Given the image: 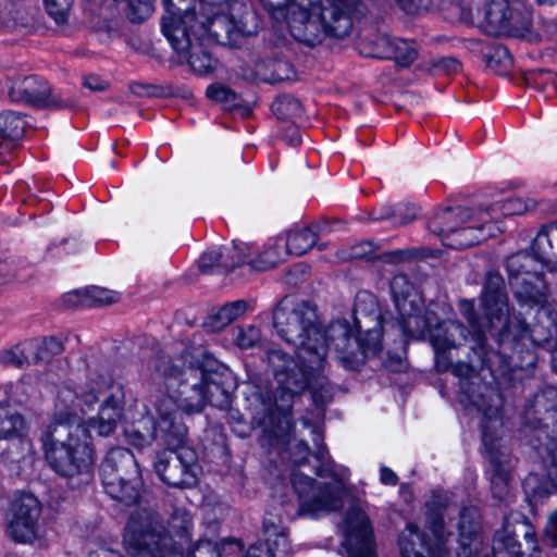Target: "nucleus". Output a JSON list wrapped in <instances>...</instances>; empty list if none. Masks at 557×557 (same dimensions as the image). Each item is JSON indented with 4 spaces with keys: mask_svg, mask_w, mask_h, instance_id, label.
I'll return each mask as SVG.
<instances>
[{
    "mask_svg": "<svg viewBox=\"0 0 557 557\" xmlns=\"http://www.w3.org/2000/svg\"><path fill=\"white\" fill-rule=\"evenodd\" d=\"M482 440L488 448L490 461L493 468L491 478V490L494 498L506 500L509 496V460L508 455L496 449L493 446L492 435L488 433L490 426L486 422L482 423Z\"/></svg>",
    "mask_w": 557,
    "mask_h": 557,
    "instance_id": "4be33fe9",
    "label": "nucleus"
},
{
    "mask_svg": "<svg viewBox=\"0 0 557 557\" xmlns=\"http://www.w3.org/2000/svg\"><path fill=\"white\" fill-rule=\"evenodd\" d=\"M193 527L191 517L187 510L175 508L166 523L164 531L175 543V552L183 553L191 542L190 530Z\"/></svg>",
    "mask_w": 557,
    "mask_h": 557,
    "instance_id": "cd10ccee",
    "label": "nucleus"
},
{
    "mask_svg": "<svg viewBox=\"0 0 557 557\" xmlns=\"http://www.w3.org/2000/svg\"><path fill=\"white\" fill-rule=\"evenodd\" d=\"M40 504L32 494H20L11 504L8 522L10 537L18 543H30L37 536Z\"/></svg>",
    "mask_w": 557,
    "mask_h": 557,
    "instance_id": "dca6fc26",
    "label": "nucleus"
},
{
    "mask_svg": "<svg viewBox=\"0 0 557 557\" xmlns=\"http://www.w3.org/2000/svg\"><path fill=\"white\" fill-rule=\"evenodd\" d=\"M483 225L479 226H465L461 225L451 234L450 239L445 242V245L456 249H463L473 246L482 239L481 233Z\"/></svg>",
    "mask_w": 557,
    "mask_h": 557,
    "instance_id": "79ce46f5",
    "label": "nucleus"
},
{
    "mask_svg": "<svg viewBox=\"0 0 557 557\" xmlns=\"http://www.w3.org/2000/svg\"><path fill=\"white\" fill-rule=\"evenodd\" d=\"M537 548L536 532L529 519L520 511L506 515L493 537L494 557H533Z\"/></svg>",
    "mask_w": 557,
    "mask_h": 557,
    "instance_id": "9d476101",
    "label": "nucleus"
},
{
    "mask_svg": "<svg viewBox=\"0 0 557 557\" xmlns=\"http://www.w3.org/2000/svg\"><path fill=\"white\" fill-rule=\"evenodd\" d=\"M103 486L114 499L126 505L139 498L140 474L131 450L115 447L108 451L100 467Z\"/></svg>",
    "mask_w": 557,
    "mask_h": 557,
    "instance_id": "1a4fd4ad",
    "label": "nucleus"
},
{
    "mask_svg": "<svg viewBox=\"0 0 557 557\" xmlns=\"http://www.w3.org/2000/svg\"><path fill=\"white\" fill-rule=\"evenodd\" d=\"M522 418L524 424L534 430L557 429V388L547 386L530 397Z\"/></svg>",
    "mask_w": 557,
    "mask_h": 557,
    "instance_id": "6ab92c4d",
    "label": "nucleus"
},
{
    "mask_svg": "<svg viewBox=\"0 0 557 557\" xmlns=\"http://www.w3.org/2000/svg\"><path fill=\"white\" fill-rule=\"evenodd\" d=\"M287 21L292 36L299 42L315 47L329 36L342 39L352 28L351 14L358 11L359 0H288Z\"/></svg>",
    "mask_w": 557,
    "mask_h": 557,
    "instance_id": "7ed1b4c3",
    "label": "nucleus"
},
{
    "mask_svg": "<svg viewBox=\"0 0 557 557\" xmlns=\"http://www.w3.org/2000/svg\"><path fill=\"white\" fill-rule=\"evenodd\" d=\"M222 253H224L223 259V271L230 272L234 270L237 265L242 264L246 260V255L244 253V248L239 245L233 244L232 246H226L221 249Z\"/></svg>",
    "mask_w": 557,
    "mask_h": 557,
    "instance_id": "5fc2aeb1",
    "label": "nucleus"
},
{
    "mask_svg": "<svg viewBox=\"0 0 557 557\" xmlns=\"http://www.w3.org/2000/svg\"><path fill=\"white\" fill-rule=\"evenodd\" d=\"M25 430V421L13 408L0 404V440L21 437Z\"/></svg>",
    "mask_w": 557,
    "mask_h": 557,
    "instance_id": "473e14b6",
    "label": "nucleus"
},
{
    "mask_svg": "<svg viewBox=\"0 0 557 557\" xmlns=\"http://www.w3.org/2000/svg\"><path fill=\"white\" fill-rule=\"evenodd\" d=\"M433 70L437 74H451L460 70V63L451 57L441 58L433 63Z\"/></svg>",
    "mask_w": 557,
    "mask_h": 557,
    "instance_id": "338daca9",
    "label": "nucleus"
},
{
    "mask_svg": "<svg viewBox=\"0 0 557 557\" xmlns=\"http://www.w3.org/2000/svg\"><path fill=\"white\" fill-rule=\"evenodd\" d=\"M394 216L396 225H407L412 222L417 216V209L412 206H399L395 211L387 212L376 216L375 219H385Z\"/></svg>",
    "mask_w": 557,
    "mask_h": 557,
    "instance_id": "bf43d9fd",
    "label": "nucleus"
},
{
    "mask_svg": "<svg viewBox=\"0 0 557 557\" xmlns=\"http://www.w3.org/2000/svg\"><path fill=\"white\" fill-rule=\"evenodd\" d=\"M272 323L276 334L297 350L298 362L281 348L265 352V362L277 383L275 393L257 387L253 397L260 404L256 408L259 424L274 436L281 437L290 431V403L308 387L315 386V375L324 369L327 346L315 306L309 301L283 297L274 307ZM319 384V382H317ZM322 385V383H320Z\"/></svg>",
    "mask_w": 557,
    "mask_h": 557,
    "instance_id": "f03ea898",
    "label": "nucleus"
},
{
    "mask_svg": "<svg viewBox=\"0 0 557 557\" xmlns=\"http://www.w3.org/2000/svg\"><path fill=\"white\" fill-rule=\"evenodd\" d=\"M315 228V225H310L290 231L286 239V252L295 256L308 252L318 240Z\"/></svg>",
    "mask_w": 557,
    "mask_h": 557,
    "instance_id": "2f4dec72",
    "label": "nucleus"
},
{
    "mask_svg": "<svg viewBox=\"0 0 557 557\" xmlns=\"http://www.w3.org/2000/svg\"><path fill=\"white\" fill-rule=\"evenodd\" d=\"M9 97L13 101H22L37 108H61L62 101L51 95L50 87L42 78L29 76H16L8 78Z\"/></svg>",
    "mask_w": 557,
    "mask_h": 557,
    "instance_id": "a211bd4d",
    "label": "nucleus"
},
{
    "mask_svg": "<svg viewBox=\"0 0 557 557\" xmlns=\"http://www.w3.org/2000/svg\"><path fill=\"white\" fill-rule=\"evenodd\" d=\"M285 532L286 530L282 525L281 518L277 515L268 512L263 519V534L265 536V541Z\"/></svg>",
    "mask_w": 557,
    "mask_h": 557,
    "instance_id": "e2e57ef3",
    "label": "nucleus"
},
{
    "mask_svg": "<svg viewBox=\"0 0 557 557\" xmlns=\"http://www.w3.org/2000/svg\"><path fill=\"white\" fill-rule=\"evenodd\" d=\"M119 292L99 286L86 287V300L88 307H100L115 304L120 300Z\"/></svg>",
    "mask_w": 557,
    "mask_h": 557,
    "instance_id": "49530a36",
    "label": "nucleus"
},
{
    "mask_svg": "<svg viewBox=\"0 0 557 557\" xmlns=\"http://www.w3.org/2000/svg\"><path fill=\"white\" fill-rule=\"evenodd\" d=\"M124 393L113 387L107 362L90 358L83 375L62 384L57 411L41 434L45 457L60 475H88L95 462L89 431L110 436L124 418Z\"/></svg>",
    "mask_w": 557,
    "mask_h": 557,
    "instance_id": "f257e3e1",
    "label": "nucleus"
},
{
    "mask_svg": "<svg viewBox=\"0 0 557 557\" xmlns=\"http://www.w3.org/2000/svg\"><path fill=\"white\" fill-rule=\"evenodd\" d=\"M153 381L163 380L166 393L176 401L177 411L199 413L206 407L207 372L200 367L186 364L182 357L160 354L148 362Z\"/></svg>",
    "mask_w": 557,
    "mask_h": 557,
    "instance_id": "39448f33",
    "label": "nucleus"
},
{
    "mask_svg": "<svg viewBox=\"0 0 557 557\" xmlns=\"http://www.w3.org/2000/svg\"><path fill=\"white\" fill-rule=\"evenodd\" d=\"M248 310V302L239 299L223 305L216 312L211 313L205 326L210 332H219L236 319L243 317Z\"/></svg>",
    "mask_w": 557,
    "mask_h": 557,
    "instance_id": "7c9ffc66",
    "label": "nucleus"
},
{
    "mask_svg": "<svg viewBox=\"0 0 557 557\" xmlns=\"http://www.w3.org/2000/svg\"><path fill=\"white\" fill-rule=\"evenodd\" d=\"M519 304L533 307L545 301V283L542 274H530L510 283Z\"/></svg>",
    "mask_w": 557,
    "mask_h": 557,
    "instance_id": "bb28decb",
    "label": "nucleus"
},
{
    "mask_svg": "<svg viewBox=\"0 0 557 557\" xmlns=\"http://www.w3.org/2000/svg\"><path fill=\"white\" fill-rule=\"evenodd\" d=\"M284 260V253L277 245L269 246L262 250L249 264L257 271H268Z\"/></svg>",
    "mask_w": 557,
    "mask_h": 557,
    "instance_id": "a18cd8bd",
    "label": "nucleus"
},
{
    "mask_svg": "<svg viewBox=\"0 0 557 557\" xmlns=\"http://www.w3.org/2000/svg\"><path fill=\"white\" fill-rule=\"evenodd\" d=\"M459 309L471 329L470 333L473 344L471 345L470 349L474 356H476L478 361L482 366H490L493 363V359L496 357L506 360L508 357H503L499 354V350L494 351L487 347L485 332L482 327L481 320L475 312L473 301L467 299L460 300Z\"/></svg>",
    "mask_w": 557,
    "mask_h": 557,
    "instance_id": "5701e85b",
    "label": "nucleus"
},
{
    "mask_svg": "<svg viewBox=\"0 0 557 557\" xmlns=\"http://www.w3.org/2000/svg\"><path fill=\"white\" fill-rule=\"evenodd\" d=\"M313 442L317 445L314 454L321 466L315 473L320 478H330L327 483H317L314 479L305 474L300 469L294 470L292 474L293 488L298 498L299 516H315L322 511H337L344 506V498L347 495V480L349 470L330 460L325 463V447L321 444L322 435L313 430Z\"/></svg>",
    "mask_w": 557,
    "mask_h": 557,
    "instance_id": "20e7f679",
    "label": "nucleus"
},
{
    "mask_svg": "<svg viewBox=\"0 0 557 557\" xmlns=\"http://www.w3.org/2000/svg\"><path fill=\"white\" fill-rule=\"evenodd\" d=\"M74 0H42L47 14L58 25L66 24Z\"/></svg>",
    "mask_w": 557,
    "mask_h": 557,
    "instance_id": "09e8293b",
    "label": "nucleus"
},
{
    "mask_svg": "<svg viewBox=\"0 0 557 557\" xmlns=\"http://www.w3.org/2000/svg\"><path fill=\"white\" fill-rule=\"evenodd\" d=\"M265 543L268 548L264 550L268 552L269 556L288 557L290 554L292 547L286 532L278 534L277 536L270 537V540L265 541Z\"/></svg>",
    "mask_w": 557,
    "mask_h": 557,
    "instance_id": "13d9d810",
    "label": "nucleus"
},
{
    "mask_svg": "<svg viewBox=\"0 0 557 557\" xmlns=\"http://www.w3.org/2000/svg\"><path fill=\"white\" fill-rule=\"evenodd\" d=\"M197 8L182 9L178 3L171 2L168 15L162 18V32L178 57L186 54L196 42L202 40L195 34L198 28Z\"/></svg>",
    "mask_w": 557,
    "mask_h": 557,
    "instance_id": "ddd939ff",
    "label": "nucleus"
},
{
    "mask_svg": "<svg viewBox=\"0 0 557 557\" xmlns=\"http://www.w3.org/2000/svg\"><path fill=\"white\" fill-rule=\"evenodd\" d=\"M207 96L212 101L219 102L230 110L237 106V95L227 86L212 84L207 88Z\"/></svg>",
    "mask_w": 557,
    "mask_h": 557,
    "instance_id": "603ef678",
    "label": "nucleus"
},
{
    "mask_svg": "<svg viewBox=\"0 0 557 557\" xmlns=\"http://www.w3.org/2000/svg\"><path fill=\"white\" fill-rule=\"evenodd\" d=\"M354 321L357 332L367 337L372 350L382 349V311L375 296L368 292L357 294L354 306Z\"/></svg>",
    "mask_w": 557,
    "mask_h": 557,
    "instance_id": "f3484780",
    "label": "nucleus"
},
{
    "mask_svg": "<svg viewBox=\"0 0 557 557\" xmlns=\"http://www.w3.org/2000/svg\"><path fill=\"white\" fill-rule=\"evenodd\" d=\"M153 11L152 0H127V17L134 23L146 20Z\"/></svg>",
    "mask_w": 557,
    "mask_h": 557,
    "instance_id": "864d4df0",
    "label": "nucleus"
},
{
    "mask_svg": "<svg viewBox=\"0 0 557 557\" xmlns=\"http://www.w3.org/2000/svg\"><path fill=\"white\" fill-rule=\"evenodd\" d=\"M399 549L401 557H446L442 548L430 547L424 534L412 523L400 534Z\"/></svg>",
    "mask_w": 557,
    "mask_h": 557,
    "instance_id": "393cba45",
    "label": "nucleus"
},
{
    "mask_svg": "<svg viewBox=\"0 0 557 557\" xmlns=\"http://www.w3.org/2000/svg\"><path fill=\"white\" fill-rule=\"evenodd\" d=\"M323 336L327 350L332 348L339 363L348 370H359L370 357L379 354L368 347L370 344L367 337L354 335L350 324L347 320L332 321L326 330H323Z\"/></svg>",
    "mask_w": 557,
    "mask_h": 557,
    "instance_id": "9b49d317",
    "label": "nucleus"
},
{
    "mask_svg": "<svg viewBox=\"0 0 557 557\" xmlns=\"http://www.w3.org/2000/svg\"><path fill=\"white\" fill-rule=\"evenodd\" d=\"M197 454L191 447L166 450L158 456L154 470L160 479L173 487H193L198 481Z\"/></svg>",
    "mask_w": 557,
    "mask_h": 557,
    "instance_id": "f8f14e48",
    "label": "nucleus"
},
{
    "mask_svg": "<svg viewBox=\"0 0 557 557\" xmlns=\"http://www.w3.org/2000/svg\"><path fill=\"white\" fill-rule=\"evenodd\" d=\"M458 530L459 543L466 554V549L470 546L479 531L478 510L475 507H462L460 509Z\"/></svg>",
    "mask_w": 557,
    "mask_h": 557,
    "instance_id": "f704fd0d",
    "label": "nucleus"
},
{
    "mask_svg": "<svg viewBox=\"0 0 557 557\" xmlns=\"http://www.w3.org/2000/svg\"><path fill=\"white\" fill-rule=\"evenodd\" d=\"M271 109L278 120L295 122L302 115V106L300 101L289 95L277 97L273 101Z\"/></svg>",
    "mask_w": 557,
    "mask_h": 557,
    "instance_id": "a19ab883",
    "label": "nucleus"
},
{
    "mask_svg": "<svg viewBox=\"0 0 557 557\" xmlns=\"http://www.w3.org/2000/svg\"><path fill=\"white\" fill-rule=\"evenodd\" d=\"M403 11L408 14H420L433 8V0H395Z\"/></svg>",
    "mask_w": 557,
    "mask_h": 557,
    "instance_id": "0e129e2a",
    "label": "nucleus"
},
{
    "mask_svg": "<svg viewBox=\"0 0 557 557\" xmlns=\"http://www.w3.org/2000/svg\"><path fill=\"white\" fill-rule=\"evenodd\" d=\"M487 66L498 74H507L512 66V58L504 46H496L487 55Z\"/></svg>",
    "mask_w": 557,
    "mask_h": 557,
    "instance_id": "de8ad7c7",
    "label": "nucleus"
},
{
    "mask_svg": "<svg viewBox=\"0 0 557 557\" xmlns=\"http://www.w3.org/2000/svg\"><path fill=\"white\" fill-rule=\"evenodd\" d=\"M417 257V251L413 249H397L383 252L376 257L377 260L384 263L398 264L409 261Z\"/></svg>",
    "mask_w": 557,
    "mask_h": 557,
    "instance_id": "052dcab7",
    "label": "nucleus"
},
{
    "mask_svg": "<svg viewBox=\"0 0 557 557\" xmlns=\"http://www.w3.org/2000/svg\"><path fill=\"white\" fill-rule=\"evenodd\" d=\"M391 292L398 312H412V308L421 302L414 285L404 273L396 274L391 282Z\"/></svg>",
    "mask_w": 557,
    "mask_h": 557,
    "instance_id": "c85d7f7f",
    "label": "nucleus"
},
{
    "mask_svg": "<svg viewBox=\"0 0 557 557\" xmlns=\"http://www.w3.org/2000/svg\"><path fill=\"white\" fill-rule=\"evenodd\" d=\"M223 259L224 253H222L221 249H212L202 253L199 259V269L201 272L209 271H223Z\"/></svg>",
    "mask_w": 557,
    "mask_h": 557,
    "instance_id": "6e6d98bb",
    "label": "nucleus"
},
{
    "mask_svg": "<svg viewBox=\"0 0 557 557\" xmlns=\"http://www.w3.org/2000/svg\"><path fill=\"white\" fill-rule=\"evenodd\" d=\"M0 362L14 368H25L21 343L0 352Z\"/></svg>",
    "mask_w": 557,
    "mask_h": 557,
    "instance_id": "680f3d73",
    "label": "nucleus"
},
{
    "mask_svg": "<svg viewBox=\"0 0 557 557\" xmlns=\"http://www.w3.org/2000/svg\"><path fill=\"white\" fill-rule=\"evenodd\" d=\"M471 219V210L462 207L445 208L436 212L429 221V230L442 237L443 242L450 239L459 226Z\"/></svg>",
    "mask_w": 557,
    "mask_h": 557,
    "instance_id": "b1692460",
    "label": "nucleus"
},
{
    "mask_svg": "<svg viewBox=\"0 0 557 557\" xmlns=\"http://www.w3.org/2000/svg\"><path fill=\"white\" fill-rule=\"evenodd\" d=\"M38 356L40 363L48 362L64 350L63 342L55 336L37 337Z\"/></svg>",
    "mask_w": 557,
    "mask_h": 557,
    "instance_id": "3c124183",
    "label": "nucleus"
},
{
    "mask_svg": "<svg viewBox=\"0 0 557 557\" xmlns=\"http://www.w3.org/2000/svg\"><path fill=\"white\" fill-rule=\"evenodd\" d=\"M124 544L129 557H169L175 552V543L165 533L159 513L147 508L137 509L131 515Z\"/></svg>",
    "mask_w": 557,
    "mask_h": 557,
    "instance_id": "0eeeda50",
    "label": "nucleus"
},
{
    "mask_svg": "<svg viewBox=\"0 0 557 557\" xmlns=\"http://www.w3.org/2000/svg\"><path fill=\"white\" fill-rule=\"evenodd\" d=\"M261 341V331L255 325H240L234 330V343L240 349L252 348Z\"/></svg>",
    "mask_w": 557,
    "mask_h": 557,
    "instance_id": "8fccbe9b",
    "label": "nucleus"
},
{
    "mask_svg": "<svg viewBox=\"0 0 557 557\" xmlns=\"http://www.w3.org/2000/svg\"><path fill=\"white\" fill-rule=\"evenodd\" d=\"M152 406L156 411V432L158 438L168 447V450H178L185 445L187 428L177 411L176 401L170 394L154 396Z\"/></svg>",
    "mask_w": 557,
    "mask_h": 557,
    "instance_id": "4468645a",
    "label": "nucleus"
},
{
    "mask_svg": "<svg viewBox=\"0 0 557 557\" xmlns=\"http://www.w3.org/2000/svg\"><path fill=\"white\" fill-rule=\"evenodd\" d=\"M27 122L25 117L13 111L0 113V136L9 141H17L23 138Z\"/></svg>",
    "mask_w": 557,
    "mask_h": 557,
    "instance_id": "e433bc0d",
    "label": "nucleus"
},
{
    "mask_svg": "<svg viewBox=\"0 0 557 557\" xmlns=\"http://www.w3.org/2000/svg\"><path fill=\"white\" fill-rule=\"evenodd\" d=\"M210 404L219 409H227L232 404V395L221 384L210 380L207 373L206 379V405Z\"/></svg>",
    "mask_w": 557,
    "mask_h": 557,
    "instance_id": "c03bdc74",
    "label": "nucleus"
},
{
    "mask_svg": "<svg viewBox=\"0 0 557 557\" xmlns=\"http://www.w3.org/2000/svg\"><path fill=\"white\" fill-rule=\"evenodd\" d=\"M24 366L29 367L32 364H38L39 356H38V345L36 338H30L21 343Z\"/></svg>",
    "mask_w": 557,
    "mask_h": 557,
    "instance_id": "69168bd1",
    "label": "nucleus"
},
{
    "mask_svg": "<svg viewBox=\"0 0 557 557\" xmlns=\"http://www.w3.org/2000/svg\"><path fill=\"white\" fill-rule=\"evenodd\" d=\"M412 312H398L400 315V327L405 335L418 338L424 335L429 329V323L423 315V302L412 308Z\"/></svg>",
    "mask_w": 557,
    "mask_h": 557,
    "instance_id": "c9c22d12",
    "label": "nucleus"
},
{
    "mask_svg": "<svg viewBox=\"0 0 557 557\" xmlns=\"http://www.w3.org/2000/svg\"><path fill=\"white\" fill-rule=\"evenodd\" d=\"M189 557H220V552L211 542L203 541L198 542Z\"/></svg>",
    "mask_w": 557,
    "mask_h": 557,
    "instance_id": "774afa93",
    "label": "nucleus"
},
{
    "mask_svg": "<svg viewBox=\"0 0 557 557\" xmlns=\"http://www.w3.org/2000/svg\"><path fill=\"white\" fill-rule=\"evenodd\" d=\"M418 52L412 42L403 39H393L391 54L387 59H393L397 65L409 66L417 58Z\"/></svg>",
    "mask_w": 557,
    "mask_h": 557,
    "instance_id": "37998d69",
    "label": "nucleus"
},
{
    "mask_svg": "<svg viewBox=\"0 0 557 557\" xmlns=\"http://www.w3.org/2000/svg\"><path fill=\"white\" fill-rule=\"evenodd\" d=\"M231 3L223 5H201L197 9L198 28L196 33L203 39L208 37L220 45L234 47L242 38L253 36L258 33V23L251 11H245L238 21L225 13Z\"/></svg>",
    "mask_w": 557,
    "mask_h": 557,
    "instance_id": "6e6552de",
    "label": "nucleus"
},
{
    "mask_svg": "<svg viewBox=\"0 0 557 557\" xmlns=\"http://www.w3.org/2000/svg\"><path fill=\"white\" fill-rule=\"evenodd\" d=\"M180 58L186 60L191 70L198 74H207L214 67L213 59L205 48L202 40L196 42L191 50Z\"/></svg>",
    "mask_w": 557,
    "mask_h": 557,
    "instance_id": "ea45409f",
    "label": "nucleus"
},
{
    "mask_svg": "<svg viewBox=\"0 0 557 557\" xmlns=\"http://www.w3.org/2000/svg\"><path fill=\"white\" fill-rule=\"evenodd\" d=\"M471 337L470 331L461 322L450 320L444 322L435 334L431 337V343L435 351V366L438 371H447L449 358L447 352L450 349L458 348Z\"/></svg>",
    "mask_w": 557,
    "mask_h": 557,
    "instance_id": "412c9836",
    "label": "nucleus"
},
{
    "mask_svg": "<svg viewBox=\"0 0 557 557\" xmlns=\"http://www.w3.org/2000/svg\"><path fill=\"white\" fill-rule=\"evenodd\" d=\"M512 1L509 0H486L484 4V20L490 27L488 32L494 35L508 33V17L511 16Z\"/></svg>",
    "mask_w": 557,
    "mask_h": 557,
    "instance_id": "c756f323",
    "label": "nucleus"
},
{
    "mask_svg": "<svg viewBox=\"0 0 557 557\" xmlns=\"http://www.w3.org/2000/svg\"><path fill=\"white\" fill-rule=\"evenodd\" d=\"M481 300L491 329L499 327L496 335L499 354L503 357H511L517 344L524 337L528 326L519 319L509 318L505 282L499 273L491 271L486 274Z\"/></svg>",
    "mask_w": 557,
    "mask_h": 557,
    "instance_id": "423d86ee",
    "label": "nucleus"
},
{
    "mask_svg": "<svg viewBox=\"0 0 557 557\" xmlns=\"http://www.w3.org/2000/svg\"><path fill=\"white\" fill-rule=\"evenodd\" d=\"M531 248L539 262L557 270V220L540 228Z\"/></svg>",
    "mask_w": 557,
    "mask_h": 557,
    "instance_id": "a878e982",
    "label": "nucleus"
},
{
    "mask_svg": "<svg viewBox=\"0 0 557 557\" xmlns=\"http://www.w3.org/2000/svg\"><path fill=\"white\" fill-rule=\"evenodd\" d=\"M392 40L393 39L386 35L362 38L358 44V49L364 57L387 59L391 54Z\"/></svg>",
    "mask_w": 557,
    "mask_h": 557,
    "instance_id": "4c0bfd02",
    "label": "nucleus"
},
{
    "mask_svg": "<svg viewBox=\"0 0 557 557\" xmlns=\"http://www.w3.org/2000/svg\"><path fill=\"white\" fill-rule=\"evenodd\" d=\"M535 255L531 257L525 251H520L511 255L507 259V272L509 275V283L515 280H521L522 277H530V274H540L535 269Z\"/></svg>",
    "mask_w": 557,
    "mask_h": 557,
    "instance_id": "72a5a7b5",
    "label": "nucleus"
},
{
    "mask_svg": "<svg viewBox=\"0 0 557 557\" xmlns=\"http://www.w3.org/2000/svg\"><path fill=\"white\" fill-rule=\"evenodd\" d=\"M131 444L139 448L149 446L154 440L158 438L154 423H150V426H145L144 430L135 429L128 433Z\"/></svg>",
    "mask_w": 557,
    "mask_h": 557,
    "instance_id": "4d7b16f0",
    "label": "nucleus"
},
{
    "mask_svg": "<svg viewBox=\"0 0 557 557\" xmlns=\"http://www.w3.org/2000/svg\"><path fill=\"white\" fill-rule=\"evenodd\" d=\"M343 532L348 557H376L373 530L359 503H352L346 512Z\"/></svg>",
    "mask_w": 557,
    "mask_h": 557,
    "instance_id": "2eb2a0df",
    "label": "nucleus"
},
{
    "mask_svg": "<svg viewBox=\"0 0 557 557\" xmlns=\"http://www.w3.org/2000/svg\"><path fill=\"white\" fill-rule=\"evenodd\" d=\"M448 369L461 377L460 388L467 394L470 403L483 411L486 419L497 422L498 408L487 404L486 398L494 394V389L481 382L478 376H474V368L469 362H458L451 364L449 362Z\"/></svg>",
    "mask_w": 557,
    "mask_h": 557,
    "instance_id": "aec40b11",
    "label": "nucleus"
},
{
    "mask_svg": "<svg viewBox=\"0 0 557 557\" xmlns=\"http://www.w3.org/2000/svg\"><path fill=\"white\" fill-rule=\"evenodd\" d=\"M511 16L508 17V33L505 35L525 36L532 26V12L525 8L523 1L512 4Z\"/></svg>",
    "mask_w": 557,
    "mask_h": 557,
    "instance_id": "58836bf2",
    "label": "nucleus"
}]
</instances>
